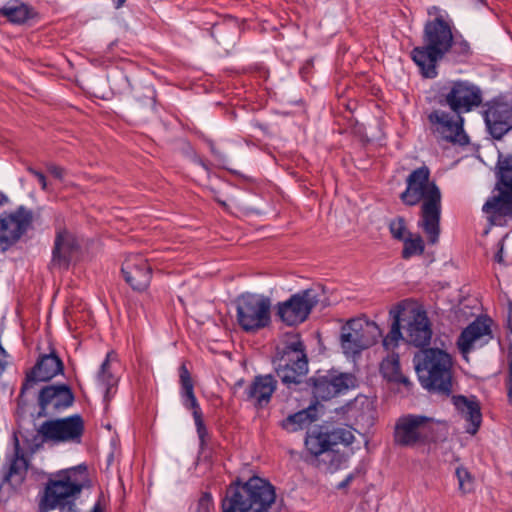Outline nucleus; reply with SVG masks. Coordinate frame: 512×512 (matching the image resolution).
<instances>
[{
	"mask_svg": "<svg viewBox=\"0 0 512 512\" xmlns=\"http://www.w3.org/2000/svg\"><path fill=\"white\" fill-rule=\"evenodd\" d=\"M499 169L503 189L483 205V211L493 218L512 216V156L500 161Z\"/></svg>",
	"mask_w": 512,
	"mask_h": 512,
	"instance_id": "nucleus-17",
	"label": "nucleus"
},
{
	"mask_svg": "<svg viewBox=\"0 0 512 512\" xmlns=\"http://www.w3.org/2000/svg\"><path fill=\"white\" fill-rule=\"evenodd\" d=\"M381 336L382 331L375 322L351 319L341 329V347L346 355L354 356L374 345Z\"/></svg>",
	"mask_w": 512,
	"mask_h": 512,
	"instance_id": "nucleus-9",
	"label": "nucleus"
},
{
	"mask_svg": "<svg viewBox=\"0 0 512 512\" xmlns=\"http://www.w3.org/2000/svg\"><path fill=\"white\" fill-rule=\"evenodd\" d=\"M452 400L462 417L469 423L466 427V432L474 435L482 422L479 402L475 397L467 398L462 395L453 396Z\"/></svg>",
	"mask_w": 512,
	"mask_h": 512,
	"instance_id": "nucleus-26",
	"label": "nucleus"
},
{
	"mask_svg": "<svg viewBox=\"0 0 512 512\" xmlns=\"http://www.w3.org/2000/svg\"><path fill=\"white\" fill-rule=\"evenodd\" d=\"M221 28H222V25H220V24L213 25V27H212V36H214L215 33L220 32Z\"/></svg>",
	"mask_w": 512,
	"mask_h": 512,
	"instance_id": "nucleus-47",
	"label": "nucleus"
},
{
	"mask_svg": "<svg viewBox=\"0 0 512 512\" xmlns=\"http://www.w3.org/2000/svg\"><path fill=\"white\" fill-rule=\"evenodd\" d=\"M455 476L458 480V489L462 494H467L474 490V479L466 468L462 466L457 467Z\"/></svg>",
	"mask_w": 512,
	"mask_h": 512,
	"instance_id": "nucleus-35",
	"label": "nucleus"
},
{
	"mask_svg": "<svg viewBox=\"0 0 512 512\" xmlns=\"http://www.w3.org/2000/svg\"><path fill=\"white\" fill-rule=\"evenodd\" d=\"M316 419V408L314 406H309L307 409H303L292 415H289L282 421L281 426L288 432H295L297 430L308 427Z\"/></svg>",
	"mask_w": 512,
	"mask_h": 512,
	"instance_id": "nucleus-29",
	"label": "nucleus"
},
{
	"mask_svg": "<svg viewBox=\"0 0 512 512\" xmlns=\"http://www.w3.org/2000/svg\"><path fill=\"white\" fill-rule=\"evenodd\" d=\"M201 164H202V167H204L205 169H207L206 165H205L203 162H201Z\"/></svg>",
	"mask_w": 512,
	"mask_h": 512,
	"instance_id": "nucleus-52",
	"label": "nucleus"
},
{
	"mask_svg": "<svg viewBox=\"0 0 512 512\" xmlns=\"http://www.w3.org/2000/svg\"><path fill=\"white\" fill-rule=\"evenodd\" d=\"M237 323L249 333L267 327L271 322V300L260 294L245 293L237 297Z\"/></svg>",
	"mask_w": 512,
	"mask_h": 512,
	"instance_id": "nucleus-8",
	"label": "nucleus"
},
{
	"mask_svg": "<svg viewBox=\"0 0 512 512\" xmlns=\"http://www.w3.org/2000/svg\"><path fill=\"white\" fill-rule=\"evenodd\" d=\"M121 272L127 284L136 291L146 290L152 278L149 260L139 253L130 254L125 258Z\"/></svg>",
	"mask_w": 512,
	"mask_h": 512,
	"instance_id": "nucleus-20",
	"label": "nucleus"
},
{
	"mask_svg": "<svg viewBox=\"0 0 512 512\" xmlns=\"http://www.w3.org/2000/svg\"><path fill=\"white\" fill-rule=\"evenodd\" d=\"M33 222V212L20 206L15 211L0 215V251L15 245L28 231Z\"/></svg>",
	"mask_w": 512,
	"mask_h": 512,
	"instance_id": "nucleus-14",
	"label": "nucleus"
},
{
	"mask_svg": "<svg viewBox=\"0 0 512 512\" xmlns=\"http://www.w3.org/2000/svg\"><path fill=\"white\" fill-rule=\"evenodd\" d=\"M404 247L402 250V257L409 259L414 255H421L424 252V241L420 235L412 236L404 239Z\"/></svg>",
	"mask_w": 512,
	"mask_h": 512,
	"instance_id": "nucleus-34",
	"label": "nucleus"
},
{
	"mask_svg": "<svg viewBox=\"0 0 512 512\" xmlns=\"http://www.w3.org/2000/svg\"><path fill=\"white\" fill-rule=\"evenodd\" d=\"M116 360V355L109 352L105 360L100 366L97 374V379L100 385L105 389V399L109 400L112 396V390L117 386L118 377L114 373L113 361Z\"/></svg>",
	"mask_w": 512,
	"mask_h": 512,
	"instance_id": "nucleus-28",
	"label": "nucleus"
},
{
	"mask_svg": "<svg viewBox=\"0 0 512 512\" xmlns=\"http://www.w3.org/2000/svg\"><path fill=\"white\" fill-rule=\"evenodd\" d=\"M390 232L395 239L404 241L406 226L403 218H398L390 223Z\"/></svg>",
	"mask_w": 512,
	"mask_h": 512,
	"instance_id": "nucleus-39",
	"label": "nucleus"
},
{
	"mask_svg": "<svg viewBox=\"0 0 512 512\" xmlns=\"http://www.w3.org/2000/svg\"><path fill=\"white\" fill-rule=\"evenodd\" d=\"M63 370V362L55 352L41 355L35 366L26 375L25 382L21 388V394L33 387V385L39 381H49L55 376L62 374Z\"/></svg>",
	"mask_w": 512,
	"mask_h": 512,
	"instance_id": "nucleus-23",
	"label": "nucleus"
},
{
	"mask_svg": "<svg viewBox=\"0 0 512 512\" xmlns=\"http://www.w3.org/2000/svg\"><path fill=\"white\" fill-rule=\"evenodd\" d=\"M276 499L274 486L265 479L251 477L243 484L232 485L222 500V512H265Z\"/></svg>",
	"mask_w": 512,
	"mask_h": 512,
	"instance_id": "nucleus-4",
	"label": "nucleus"
},
{
	"mask_svg": "<svg viewBox=\"0 0 512 512\" xmlns=\"http://www.w3.org/2000/svg\"><path fill=\"white\" fill-rule=\"evenodd\" d=\"M0 16L5 17L11 23L22 24L33 17V10L26 4L15 0L0 8Z\"/></svg>",
	"mask_w": 512,
	"mask_h": 512,
	"instance_id": "nucleus-30",
	"label": "nucleus"
},
{
	"mask_svg": "<svg viewBox=\"0 0 512 512\" xmlns=\"http://www.w3.org/2000/svg\"><path fill=\"white\" fill-rule=\"evenodd\" d=\"M26 170L38 180L43 191H49L46 176L41 171L34 169L32 166H27Z\"/></svg>",
	"mask_w": 512,
	"mask_h": 512,
	"instance_id": "nucleus-40",
	"label": "nucleus"
},
{
	"mask_svg": "<svg viewBox=\"0 0 512 512\" xmlns=\"http://www.w3.org/2000/svg\"><path fill=\"white\" fill-rule=\"evenodd\" d=\"M380 371L383 377L390 382L402 383L405 386L411 385L409 379L401 373L399 358L396 355L385 358L381 362Z\"/></svg>",
	"mask_w": 512,
	"mask_h": 512,
	"instance_id": "nucleus-31",
	"label": "nucleus"
},
{
	"mask_svg": "<svg viewBox=\"0 0 512 512\" xmlns=\"http://www.w3.org/2000/svg\"><path fill=\"white\" fill-rule=\"evenodd\" d=\"M432 329L430 321L424 311L413 314L406 328V341L415 347H424L430 343Z\"/></svg>",
	"mask_w": 512,
	"mask_h": 512,
	"instance_id": "nucleus-25",
	"label": "nucleus"
},
{
	"mask_svg": "<svg viewBox=\"0 0 512 512\" xmlns=\"http://www.w3.org/2000/svg\"><path fill=\"white\" fill-rule=\"evenodd\" d=\"M276 388L277 380L273 375H257L245 390L246 400L257 408H263L270 402Z\"/></svg>",
	"mask_w": 512,
	"mask_h": 512,
	"instance_id": "nucleus-24",
	"label": "nucleus"
},
{
	"mask_svg": "<svg viewBox=\"0 0 512 512\" xmlns=\"http://www.w3.org/2000/svg\"><path fill=\"white\" fill-rule=\"evenodd\" d=\"M486 127L494 139L500 140L512 129V97L499 96L485 104Z\"/></svg>",
	"mask_w": 512,
	"mask_h": 512,
	"instance_id": "nucleus-15",
	"label": "nucleus"
},
{
	"mask_svg": "<svg viewBox=\"0 0 512 512\" xmlns=\"http://www.w3.org/2000/svg\"><path fill=\"white\" fill-rule=\"evenodd\" d=\"M406 189L400 194L401 201L415 206L422 201L418 227L423 230L430 244H436L440 235L441 193L430 181V170L421 166L413 170L406 179Z\"/></svg>",
	"mask_w": 512,
	"mask_h": 512,
	"instance_id": "nucleus-1",
	"label": "nucleus"
},
{
	"mask_svg": "<svg viewBox=\"0 0 512 512\" xmlns=\"http://www.w3.org/2000/svg\"><path fill=\"white\" fill-rule=\"evenodd\" d=\"M452 50L459 56L467 57L471 54L469 43L464 39H458L453 34V47Z\"/></svg>",
	"mask_w": 512,
	"mask_h": 512,
	"instance_id": "nucleus-38",
	"label": "nucleus"
},
{
	"mask_svg": "<svg viewBox=\"0 0 512 512\" xmlns=\"http://www.w3.org/2000/svg\"><path fill=\"white\" fill-rule=\"evenodd\" d=\"M431 419L408 414L400 417L394 429L395 444L403 447H413L427 441L431 433Z\"/></svg>",
	"mask_w": 512,
	"mask_h": 512,
	"instance_id": "nucleus-13",
	"label": "nucleus"
},
{
	"mask_svg": "<svg viewBox=\"0 0 512 512\" xmlns=\"http://www.w3.org/2000/svg\"><path fill=\"white\" fill-rule=\"evenodd\" d=\"M273 365L281 382L289 390H296L308 373V359L303 343L293 340L283 348H278Z\"/></svg>",
	"mask_w": 512,
	"mask_h": 512,
	"instance_id": "nucleus-7",
	"label": "nucleus"
},
{
	"mask_svg": "<svg viewBox=\"0 0 512 512\" xmlns=\"http://www.w3.org/2000/svg\"><path fill=\"white\" fill-rule=\"evenodd\" d=\"M510 356H511V359H510V362H509V391H508V396H509V399H510V401L512 403V350H511Z\"/></svg>",
	"mask_w": 512,
	"mask_h": 512,
	"instance_id": "nucleus-43",
	"label": "nucleus"
},
{
	"mask_svg": "<svg viewBox=\"0 0 512 512\" xmlns=\"http://www.w3.org/2000/svg\"><path fill=\"white\" fill-rule=\"evenodd\" d=\"M209 148H210V151L211 153L218 159V160H223L224 159V155L221 151H219L216 146H215V143L213 140H210V139H207L206 140Z\"/></svg>",
	"mask_w": 512,
	"mask_h": 512,
	"instance_id": "nucleus-42",
	"label": "nucleus"
},
{
	"mask_svg": "<svg viewBox=\"0 0 512 512\" xmlns=\"http://www.w3.org/2000/svg\"><path fill=\"white\" fill-rule=\"evenodd\" d=\"M14 439V451L15 456L13 460L11 461L9 471L6 475V479L12 478V477H19V480H22L24 478V475L27 472L28 463L26 458L24 457V453L20 447L19 438L17 433L13 434Z\"/></svg>",
	"mask_w": 512,
	"mask_h": 512,
	"instance_id": "nucleus-32",
	"label": "nucleus"
},
{
	"mask_svg": "<svg viewBox=\"0 0 512 512\" xmlns=\"http://www.w3.org/2000/svg\"><path fill=\"white\" fill-rule=\"evenodd\" d=\"M125 1L126 0H115L116 7L117 8L121 7L124 4Z\"/></svg>",
	"mask_w": 512,
	"mask_h": 512,
	"instance_id": "nucleus-48",
	"label": "nucleus"
},
{
	"mask_svg": "<svg viewBox=\"0 0 512 512\" xmlns=\"http://www.w3.org/2000/svg\"><path fill=\"white\" fill-rule=\"evenodd\" d=\"M439 102L453 113L469 112L482 103V90L467 80L450 81L439 92Z\"/></svg>",
	"mask_w": 512,
	"mask_h": 512,
	"instance_id": "nucleus-11",
	"label": "nucleus"
},
{
	"mask_svg": "<svg viewBox=\"0 0 512 512\" xmlns=\"http://www.w3.org/2000/svg\"><path fill=\"white\" fill-rule=\"evenodd\" d=\"M90 512H105V505L101 502L99 498L98 501L94 504L93 508Z\"/></svg>",
	"mask_w": 512,
	"mask_h": 512,
	"instance_id": "nucleus-45",
	"label": "nucleus"
},
{
	"mask_svg": "<svg viewBox=\"0 0 512 512\" xmlns=\"http://www.w3.org/2000/svg\"><path fill=\"white\" fill-rule=\"evenodd\" d=\"M393 318L389 333L383 338V345L386 349L394 348L398 345V341L402 339L400 330V311H390Z\"/></svg>",
	"mask_w": 512,
	"mask_h": 512,
	"instance_id": "nucleus-33",
	"label": "nucleus"
},
{
	"mask_svg": "<svg viewBox=\"0 0 512 512\" xmlns=\"http://www.w3.org/2000/svg\"><path fill=\"white\" fill-rule=\"evenodd\" d=\"M243 380H240L236 383V386H240L242 384Z\"/></svg>",
	"mask_w": 512,
	"mask_h": 512,
	"instance_id": "nucleus-50",
	"label": "nucleus"
},
{
	"mask_svg": "<svg viewBox=\"0 0 512 512\" xmlns=\"http://www.w3.org/2000/svg\"><path fill=\"white\" fill-rule=\"evenodd\" d=\"M179 378L182 387L183 405L185 408L192 411L200 443L204 445L208 431L203 421L200 405L194 394V385L190 372L185 364H182L179 368Z\"/></svg>",
	"mask_w": 512,
	"mask_h": 512,
	"instance_id": "nucleus-21",
	"label": "nucleus"
},
{
	"mask_svg": "<svg viewBox=\"0 0 512 512\" xmlns=\"http://www.w3.org/2000/svg\"><path fill=\"white\" fill-rule=\"evenodd\" d=\"M295 365H296V364H290V365H289V368H294V366H295Z\"/></svg>",
	"mask_w": 512,
	"mask_h": 512,
	"instance_id": "nucleus-51",
	"label": "nucleus"
},
{
	"mask_svg": "<svg viewBox=\"0 0 512 512\" xmlns=\"http://www.w3.org/2000/svg\"><path fill=\"white\" fill-rule=\"evenodd\" d=\"M314 397L318 400H330L345 393L355 385V377L348 373L328 371L317 373L309 378Z\"/></svg>",
	"mask_w": 512,
	"mask_h": 512,
	"instance_id": "nucleus-16",
	"label": "nucleus"
},
{
	"mask_svg": "<svg viewBox=\"0 0 512 512\" xmlns=\"http://www.w3.org/2000/svg\"><path fill=\"white\" fill-rule=\"evenodd\" d=\"M433 11L434 12H437L438 11V8L437 7H432L431 9L428 10V14L429 15H432L433 14Z\"/></svg>",
	"mask_w": 512,
	"mask_h": 512,
	"instance_id": "nucleus-49",
	"label": "nucleus"
},
{
	"mask_svg": "<svg viewBox=\"0 0 512 512\" xmlns=\"http://www.w3.org/2000/svg\"><path fill=\"white\" fill-rule=\"evenodd\" d=\"M213 509V499L210 493L204 492L193 508L192 512H211Z\"/></svg>",
	"mask_w": 512,
	"mask_h": 512,
	"instance_id": "nucleus-37",
	"label": "nucleus"
},
{
	"mask_svg": "<svg viewBox=\"0 0 512 512\" xmlns=\"http://www.w3.org/2000/svg\"><path fill=\"white\" fill-rule=\"evenodd\" d=\"M83 489L82 483L75 478V470L68 469L57 473L46 483L40 496L38 511L78 512L76 500Z\"/></svg>",
	"mask_w": 512,
	"mask_h": 512,
	"instance_id": "nucleus-6",
	"label": "nucleus"
},
{
	"mask_svg": "<svg viewBox=\"0 0 512 512\" xmlns=\"http://www.w3.org/2000/svg\"><path fill=\"white\" fill-rule=\"evenodd\" d=\"M418 379L432 393L449 396L452 393V357L438 348L422 349L413 358Z\"/></svg>",
	"mask_w": 512,
	"mask_h": 512,
	"instance_id": "nucleus-3",
	"label": "nucleus"
},
{
	"mask_svg": "<svg viewBox=\"0 0 512 512\" xmlns=\"http://www.w3.org/2000/svg\"><path fill=\"white\" fill-rule=\"evenodd\" d=\"M453 30L452 21L440 14L425 22L422 32L423 45L411 51L412 60L425 78L437 76V63L452 50Z\"/></svg>",
	"mask_w": 512,
	"mask_h": 512,
	"instance_id": "nucleus-2",
	"label": "nucleus"
},
{
	"mask_svg": "<svg viewBox=\"0 0 512 512\" xmlns=\"http://www.w3.org/2000/svg\"><path fill=\"white\" fill-rule=\"evenodd\" d=\"M46 168L51 176L60 181L63 180L64 176L66 175V170L63 167H60L53 163L46 164Z\"/></svg>",
	"mask_w": 512,
	"mask_h": 512,
	"instance_id": "nucleus-41",
	"label": "nucleus"
},
{
	"mask_svg": "<svg viewBox=\"0 0 512 512\" xmlns=\"http://www.w3.org/2000/svg\"><path fill=\"white\" fill-rule=\"evenodd\" d=\"M324 290L321 286L311 287L296 294L277 305V314L288 326L304 322L312 309L323 301Z\"/></svg>",
	"mask_w": 512,
	"mask_h": 512,
	"instance_id": "nucleus-10",
	"label": "nucleus"
},
{
	"mask_svg": "<svg viewBox=\"0 0 512 512\" xmlns=\"http://www.w3.org/2000/svg\"><path fill=\"white\" fill-rule=\"evenodd\" d=\"M491 339V320L489 318H477L461 332L457 340V346L460 352L466 355L472 349L487 344Z\"/></svg>",
	"mask_w": 512,
	"mask_h": 512,
	"instance_id": "nucleus-22",
	"label": "nucleus"
},
{
	"mask_svg": "<svg viewBox=\"0 0 512 512\" xmlns=\"http://www.w3.org/2000/svg\"><path fill=\"white\" fill-rule=\"evenodd\" d=\"M132 89L134 90V88ZM134 97L141 105H150L151 107L155 105V90L151 86H141L135 89Z\"/></svg>",
	"mask_w": 512,
	"mask_h": 512,
	"instance_id": "nucleus-36",
	"label": "nucleus"
},
{
	"mask_svg": "<svg viewBox=\"0 0 512 512\" xmlns=\"http://www.w3.org/2000/svg\"><path fill=\"white\" fill-rule=\"evenodd\" d=\"M433 131L443 139L459 145H467L469 138L463 129L461 114H451L442 110H434L428 115Z\"/></svg>",
	"mask_w": 512,
	"mask_h": 512,
	"instance_id": "nucleus-18",
	"label": "nucleus"
},
{
	"mask_svg": "<svg viewBox=\"0 0 512 512\" xmlns=\"http://www.w3.org/2000/svg\"><path fill=\"white\" fill-rule=\"evenodd\" d=\"M85 431V423L81 415L74 414L64 418L47 420L43 422L38 433L43 441L54 444L70 443L80 444Z\"/></svg>",
	"mask_w": 512,
	"mask_h": 512,
	"instance_id": "nucleus-12",
	"label": "nucleus"
},
{
	"mask_svg": "<svg viewBox=\"0 0 512 512\" xmlns=\"http://www.w3.org/2000/svg\"><path fill=\"white\" fill-rule=\"evenodd\" d=\"M76 249V243L67 231L57 233L52 251L51 267L67 269Z\"/></svg>",
	"mask_w": 512,
	"mask_h": 512,
	"instance_id": "nucleus-27",
	"label": "nucleus"
},
{
	"mask_svg": "<svg viewBox=\"0 0 512 512\" xmlns=\"http://www.w3.org/2000/svg\"><path fill=\"white\" fill-rule=\"evenodd\" d=\"M354 479V474H349L343 481L338 484V489H344L350 485Z\"/></svg>",
	"mask_w": 512,
	"mask_h": 512,
	"instance_id": "nucleus-44",
	"label": "nucleus"
},
{
	"mask_svg": "<svg viewBox=\"0 0 512 512\" xmlns=\"http://www.w3.org/2000/svg\"><path fill=\"white\" fill-rule=\"evenodd\" d=\"M75 400L71 388L66 384L47 385L38 395L40 416L65 410L73 405Z\"/></svg>",
	"mask_w": 512,
	"mask_h": 512,
	"instance_id": "nucleus-19",
	"label": "nucleus"
},
{
	"mask_svg": "<svg viewBox=\"0 0 512 512\" xmlns=\"http://www.w3.org/2000/svg\"><path fill=\"white\" fill-rule=\"evenodd\" d=\"M354 439L349 427H338L330 432L312 431L306 436L305 447L319 468L334 472L346 462L345 455L338 453L334 447L338 444L348 446Z\"/></svg>",
	"mask_w": 512,
	"mask_h": 512,
	"instance_id": "nucleus-5",
	"label": "nucleus"
},
{
	"mask_svg": "<svg viewBox=\"0 0 512 512\" xmlns=\"http://www.w3.org/2000/svg\"><path fill=\"white\" fill-rule=\"evenodd\" d=\"M494 259L498 263H503V248H500V250L496 253Z\"/></svg>",
	"mask_w": 512,
	"mask_h": 512,
	"instance_id": "nucleus-46",
	"label": "nucleus"
}]
</instances>
